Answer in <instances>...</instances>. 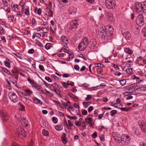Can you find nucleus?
<instances>
[{
  "label": "nucleus",
  "mask_w": 146,
  "mask_h": 146,
  "mask_svg": "<svg viewBox=\"0 0 146 146\" xmlns=\"http://www.w3.org/2000/svg\"><path fill=\"white\" fill-rule=\"evenodd\" d=\"M107 30L105 27H99L97 30L96 33L99 38L107 40L110 38V37L108 36V32L106 31Z\"/></svg>",
  "instance_id": "f257e3e1"
},
{
  "label": "nucleus",
  "mask_w": 146,
  "mask_h": 146,
  "mask_svg": "<svg viewBox=\"0 0 146 146\" xmlns=\"http://www.w3.org/2000/svg\"><path fill=\"white\" fill-rule=\"evenodd\" d=\"M15 133L16 135L21 138H23L27 135V133L24 130L19 127L17 126L16 127Z\"/></svg>",
  "instance_id": "f03ea898"
},
{
  "label": "nucleus",
  "mask_w": 146,
  "mask_h": 146,
  "mask_svg": "<svg viewBox=\"0 0 146 146\" xmlns=\"http://www.w3.org/2000/svg\"><path fill=\"white\" fill-rule=\"evenodd\" d=\"M112 136L114 139L118 142L119 143H120L121 142V140L122 139H127L128 135L126 134L122 135L121 137L119 135L117 134L116 133H113L112 134Z\"/></svg>",
  "instance_id": "7ed1b4c3"
},
{
  "label": "nucleus",
  "mask_w": 146,
  "mask_h": 146,
  "mask_svg": "<svg viewBox=\"0 0 146 146\" xmlns=\"http://www.w3.org/2000/svg\"><path fill=\"white\" fill-rule=\"evenodd\" d=\"M116 5L115 0H106L105 2V5L107 8L109 9H113Z\"/></svg>",
  "instance_id": "20e7f679"
},
{
  "label": "nucleus",
  "mask_w": 146,
  "mask_h": 146,
  "mask_svg": "<svg viewBox=\"0 0 146 146\" xmlns=\"http://www.w3.org/2000/svg\"><path fill=\"white\" fill-rule=\"evenodd\" d=\"M144 17L141 14H139L137 17L136 23L139 26H142L144 24Z\"/></svg>",
  "instance_id": "39448f33"
},
{
  "label": "nucleus",
  "mask_w": 146,
  "mask_h": 146,
  "mask_svg": "<svg viewBox=\"0 0 146 146\" xmlns=\"http://www.w3.org/2000/svg\"><path fill=\"white\" fill-rule=\"evenodd\" d=\"M8 95L10 100L14 103L17 102L19 100V98L16 94L13 92L9 93Z\"/></svg>",
  "instance_id": "423d86ee"
},
{
  "label": "nucleus",
  "mask_w": 146,
  "mask_h": 146,
  "mask_svg": "<svg viewBox=\"0 0 146 146\" xmlns=\"http://www.w3.org/2000/svg\"><path fill=\"white\" fill-rule=\"evenodd\" d=\"M142 6L141 3L139 2H136L134 5V10L137 13H141L142 11Z\"/></svg>",
  "instance_id": "0eeeda50"
},
{
  "label": "nucleus",
  "mask_w": 146,
  "mask_h": 146,
  "mask_svg": "<svg viewBox=\"0 0 146 146\" xmlns=\"http://www.w3.org/2000/svg\"><path fill=\"white\" fill-rule=\"evenodd\" d=\"M138 123L141 130L144 132H146V125L145 122L142 120L139 121Z\"/></svg>",
  "instance_id": "6e6552de"
},
{
  "label": "nucleus",
  "mask_w": 146,
  "mask_h": 146,
  "mask_svg": "<svg viewBox=\"0 0 146 146\" xmlns=\"http://www.w3.org/2000/svg\"><path fill=\"white\" fill-rule=\"evenodd\" d=\"M122 33L123 36L127 40H129L131 37V35L130 33L126 30L123 29L122 31Z\"/></svg>",
  "instance_id": "1a4fd4ad"
},
{
  "label": "nucleus",
  "mask_w": 146,
  "mask_h": 146,
  "mask_svg": "<svg viewBox=\"0 0 146 146\" xmlns=\"http://www.w3.org/2000/svg\"><path fill=\"white\" fill-rule=\"evenodd\" d=\"M97 44L96 40L95 38H92L90 40V43L89 46V48L91 50L94 49Z\"/></svg>",
  "instance_id": "9d476101"
},
{
  "label": "nucleus",
  "mask_w": 146,
  "mask_h": 146,
  "mask_svg": "<svg viewBox=\"0 0 146 146\" xmlns=\"http://www.w3.org/2000/svg\"><path fill=\"white\" fill-rule=\"evenodd\" d=\"M87 46L88 45H86V44L80 42L78 45V48L80 50L83 51L87 48Z\"/></svg>",
  "instance_id": "9b49d317"
},
{
  "label": "nucleus",
  "mask_w": 146,
  "mask_h": 146,
  "mask_svg": "<svg viewBox=\"0 0 146 146\" xmlns=\"http://www.w3.org/2000/svg\"><path fill=\"white\" fill-rule=\"evenodd\" d=\"M2 118L3 120L7 121L8 119V116L7 112L5 110L3 111L1 113Z\"/></svg>",
  "instance_id": "f8f14e48"
},
{
  "label": "nucleus",
  "mask_w": 146,
  "mask_h": 146,
  "mask_svg": "<svg viewBox=\"0 0 146 146\" xmlns=\"http://www.w3.org/2000/svg\"><path fill=\"white\" fill-rule=\"evenodd\" d=\"M128 137H127V139H122L121 143V144H122L123 145H128L129 142V140H130L129 137L128 135Z\"/></svg>",
  "instance_id": "ddd939ff"
},
{
  "label": "nucleus",
  "mask_w": 146,
  "mask_h": 146,
  "mask_svg": "<svg viewBox=\"0 0 146 146\" xmlns=\"http://www.w3.org/2000/svg\"><path fill=\"white\" fill-rule=\"evenodd\" d=\"M76 11V8L73 7H70L68 9V12L70 14L72 15L75 14Z\"/></svg>",
  "instance_id": "4468645a"
},
{
  "label": "nucleus",
  "mask_w": 146,
  "mask_h": 146,
  "mask_svg": "<svg viewBox=\"0 0 146 146\" xmlns=\"http://www.w3.org/2000/svg\"><path fill=\"white\" fill-rule=\"evenodd\" d=\"M20 121L21 125H22L23 126L25 127L28 126V121L26 120L25 118L22 117Z\"/></svg>",
  "instance_id": "2eb2a0df"
},
{
  "label": "nucleus",
  "mask_w": 146,
  "mask_h": 146,
  "mask_svg": "<svg viewBox=\"0 0 146 146\" xmlns=\"http://www.w3.org/2000/svg\"><path fill=\"white\" fill-rule=\"evenodd\" d=\"M70 25L72 28H75L78 26V24L77 21L73 20L71 21Z\"/></svg>",
  "instance_id": "dca6fc26"
},
{
  "label": "nucleus",
  "mask_w": 146,
  "mask_h": 146,
  "mask_svg": "<svg viewBox=\"0 0 146 146\" xmlns=\"http://www.w3.org/2000/svg\"><path fill=\"white\" fill-rule=\"evenodd\" d=\"M113 28L111 26H110L107 31L108 36H109L110 37L111 35L113 34Z\"/></svg>",
  "instance_id": "f3484780"
},
{
  "label": "nucleus",
  "mask_w": 146,
  "mask_h": 146,
  "mask_svg": "<svg viewBox=\"0 0 146 146\" xmlns=\"http://www.w3.org/2000/svg\"><path fill=\"white\" fill-rule=\"evenodd\" d=\"M81 42H82L83 44H85L86 45H88L89 44V41L88 38L86 37H83L82 39Z\"/></svg>",
  "instance_id": "a211bd4d"
},
{
  "label": "nucleus",
  "mask_w": 146,
  "mask_h": 146,
  "mask_svg": "<svg viewBox=\"0 0 146 146\" xmlns=\"http://www.w3.org/2000/svg\"><path fill=\"white\" fill-rule=\"evenodd\" d=\"M0 70L4 72L5 73H6L7 74L10 75L11 74V73L9 72V71L7 69L3 68L2 67H1L0 68Z\"/></svg>",
  "instance_id": "6ab92c4d"
},
{
  "label": "nucleus",
  "mask_w": 146,
  "mask_h": 146,
  "mask_svg": "<svg viewBox=\"0 0 146 146\" xmlns=\"http://www.w3.org/2000/svg\"><path fill=\"white\" fill-rule=\"evenodd\" d=\"M125 52L127 54H131L133 53V51L129 48L127 47L124 49Z\"/></svg>",
  "instance_id": "aec40b11"
},
{
  "label": "nucleus",
  "mask_w": 146,
  "mask_h": 146,
  "mask_svg": "<svg viewBox=\"0 0 146 146\" xmlns=\"http://www.w3.org/2000/svg\"><path fill=\"white\" fill-rule=\"evenodd\" d=\"M25 96H30L33 93V92L32 91H31L29 89H27L25 90Z\"/></svg>",
  "instance_id": "412c9836"
},
{
  "label": "nucleus",
  "mask_w": 146,
  "mask_h": 146,
  "mask_svg": "<svg viewBox=\"0 0 146 146\" xmlns=\"http://www.w3.org/2000/svg\"><path fill=\"white\" fill-rule=\"evenodd\" d=\"M34 102L35 104H39L40 105L42 104V102L40 100L38 99L37 98L35 97L34 99Z\"/></svg>",
  "instance_id": "4be33fe9"
},
{
  "label": "nucleus",
  "mask_w": 146,
  "mask_h": 146,
  "mask_svg": "<svg viewBox=\"0 0 146 146\" xmlns=\"http://www.w3.org/2000/svg\"><path fill=\"white\" fill-rule=\"evenodd\" d=\"M108 17L110 21H113V14L111 13H108Z\"/></svg>",
  "instance_id": "5701e85b"
},
{
  "label": "nucleus",
  "mask_w": 146,
  "mask_h": 146,
  "mask_svg": "<svg viewBox=\"0 0 146 146\" xmlns=\"http://www.w3.org/2000/svg\"><path fill=\"white\" fill-rule=\"evenodd\" d=\"M94 65L95 67H98V68H102L104 67V65L100 63H96Z\"/></svg>",
  "instance_id": "b1692460"
},
{
  "label": "nucleus",
  "mask_w": 146,
  "mask_h": 146,
  "mask_svg": "<svg viewBox=\"0 0 146 146\" xmlns=\"http://www.w3.org/2000/svg\"><path fill=\"white\" fill-rule=\"evenodd\" d=\"M51 90L52 91H54L60 97H61L62 96L60 94V91L58 90H57L55 88L53 89H51Z\"/></svg>",
  "instance_id": "393cba45"
},
{
  "label": "nucleus",
  "mask_w": 146,
  "mask_h": 146,
  "mask_svg": "<svg viewBox=\"0 0 146 146\" xmlns=\"http://www.w3.org/2000/svg\"><path fill=\"white\" fill-rule=\"evenodd\" d=\"M61 38L63 42H68V39L65 36H62L61 37Z\"/></svg>",
  "instance_id": "a878e982"
},
{
  "label": "nucleus",
  "mask_w": 146,
  "mask_h": 146,
  "mask_svg": "<svg viewBox=\"0 0 146 146\" xmlns=\"http://www.w3.org/2000/svg\"><path fill=\"white\" fill-rule=\"evenodd\" d=\"M12 73L13 75L15 76V78L16 79H18V73L17 72L15 71H13Z\"/></svg>",
  "instance_id": "bb28decb"
},
{
  "label": "nucleus",
  "mask_w": 146,
  "mask_h": 146,
  "mask_svg": "<svg viewBox=\"0 0 146 146\" xmlns=\"http://www.w3.org/2000/svg\"><path fill=\"white\" fill-rule=\"evenodd\" d=\"M32 86L33 88L37 89H38V88L40 86L38 85L36 82H35L32 85Z\"/></svg>",
  "instance_id": "cd10ccee"
},
{
  "label": "nucleus",
  "mask_w": 146,
  "mask_h": 146,
  "mask_svg": "<svg viewBox=\"0 0 146 146\" xmlns=\"http://www.w3.org/2000/svg\"><path fill=\"white\" fill-rule=\"evenodd\" d=\"M90 104V102H83V104L84 106V108H87Z\"/></svg>",
  "instance_id": "c85d7f7f"
},
{
  "label": "nucleus",
  "mask_w": 146,
  "mask_h": 146,
  "mask_svg": "<svg viewBox=\"0 0 146 146\" xmlns=\"http://www.w3.org/2000/svg\"><path fill=\"white\" fill-rule=\"evenodd\" d=\"M42 133L43 135L47 136L48 135L49 133L48 131L47 130H45V129H44L42 131Z\"/></svg>",
  "instance_id": "c756f323"
},
{
  "label": "nucleus",
  "mask_w": 146,
  "mask_h": 146,
  "mask_svg": "<svg viewBox=\"0 0 146 146\" xmlns=\"http://www.w3.org/2000/svg\"><path fill=\"white\" fill-rule=\"evenodd\" d=\"M132 69L130 68H128L125 70L126 72L128 74H131L132 72Z\"/></svg>",
  "instance_id": "7c9ffc66"
},
{
  "label": "nucleus",
  "mask_w": 146,
  "mask_h": 146,
  "mask_svg": "<svg viewBox=\"0 0 146 146\" xmlns=\"http://www.w3.org/2000/svg\"><path fill=\"white\" fill-rule=\"evenodd\" d=\"M61 140L62 143L64 144H66L67 143V139L66 137H61Z\"/></svg>",
  "instance_id": "2f4dec72"
},
{
  "label": "nucleus",
  "mask_w": 146,
  "mask_h": 146,
  "mask_svg": "<svg viewBox=\"0 0 146 146\" xmlns=\"http://www.w3.org/2000/svg\"><path fill=\"white\" fill-rule=\"evenodd\" d=\"M119 82L121 85L124 86L126 83V80L125 79L122 80H119Z\"/></svg>",
  "instance_id": "473e14b6"
},
{
  "label": "nucleus",
  "mask_w": 146,
  "mask_h": 146,
  "mask_svg": "<svg viewBox=\"0 0 146 146\" xmlns=\"http://www.w3.org/2000/svg\"><path fill=\"white\" fill-rule=\"evenodd\" d=\"M142 33L144 36H146V27L143 28L142 31Z\"/></svg>",
  "instance_id": "72a5a7b5"
},
{
  "label": "nucleus",
  "mask_w": 146,
  "mask_h": 146,
  "mask_svg": "<svg viewBox=\"0 0 146 146\" xmlns=\"http://www.w3.org/2000/svg\"><path fill=\"white\" fill-rule=\"evenodd\" d=\"M66 116L67 117L70 119L76 120L77 118V117L76 116H71L68 115H67Z\"/></svg>",
  "instance_id": "f704fd0d"
},
{
  "label": "nucleus",
  "mask_w": 146,
  "mask_h": 146,
  "mask_svg": "<svg viewBox=\"0 0 146 146\" xmlns=\"http://www.w3.org/2000/svg\"><path fill=\"white\" fill-rule=\"evenodd\" d=\"M4 64L5 66L7 67L8 68H10V63L7 61H4Z\"/></svg>",
  "instance_id": "c9c22d12"
},
{
  "label": "nucleus",
  "mask_w": 146,
  "mask_h": 146,
  "mask_svg": "<svg viewBox=\"0 0 146 146\" xmlns=\"http://www.w3.org/2000/svg\"><path fill=\"white\" fill-rule=\"evenodd\" d=\"M51 46V44L50 43H47L45 45V48L46 50H49Z\"/></svg>",
  "instance_id": "e433bc0d"
},
{
  "label": "nucleus",
  "mask_w": 146,
  "mask_h": 146,
  "mask_svg": "<svg viewBox=\"0 0 146 146\" xmlns=\"http://www.w3.org/2000/svg\"><path fill=\"white\" fill-rule=\"evenodd\" d=\"M51 77L54 78L56 81L57 82H58V81L59 78L56 76L54 75H51Z\"/></svg>",
  "instance_id": "4c0bfd02"
},
{
  "label": "nucleus",
  "mask_w": 146,
  "mask_h": 146,
  "mask_svg": "<svg viewBox=\"0 0 146 146\" xmlns=\"http://www.w3.org/2000/svg\"><path fill=\"white\" fill-rule=\"evenodd\" d=\"M57 131H60L62 129V127L60 125H57L55 127Z\"/></svg>",
  "instance_id": "58836bf2"
},
{
  "label": "nucleus",
  "mask_w": 146,
  "mask_h": 146,
  "mask_svg": "<svg viewBox=\"0 0 146 146\" xmlns=\"http://www.w3.org/2000/svg\"><path fill=\"white\" fill-rule=\"evenodd\" d=\"M13 54L16 56L18 58L20 59H22V58L21 56V55L19 53H13Z\"/></svg>",
  "instance_id": "ea45409f"
},
{
  "label": "nucleus",
  "mask_w": 146,
  "mask_h": 146,
  "mask_svg": "<svg viewBox=\"0 0 146 146\" xmlns=\"http://www.w3.org/2000/svg\"><path fill=\"white\" fill-rule=\"evenodd\" d=\"M110 112L111 115L112 116H113L115 114L117 113V111L116 110H114L111 111Z\"/></svg>",
  "instance_id": "a19ab883"
},
{
  "label": "nucleus",
  "mask_w": 146,
  "mask_h": 146,
  "mask_svg": "<svg viewBox=\"0 0 146 146\" xmlns=\"http://www.w3.org/2000/svg\"><path fill=\"white\" fill-rule=\"evenodd\" d=\"M142 11L141 12V13H146V6H145V4L143 5V6H142Z\"/></svg>",
  "instance_id": "79ce46f5"
},
{
  "label": "nucleus",
  "mask_w": 146,
  "mask_h": 146,
  "mask_svg": "<svg viewBox=\"0 0 146 146\" xmlns=\"http://www.w3.org/2000/svg\"><path fill=\"white\" fill-rule=\"evenodd\" d=\"M67 84L68 85H70L71 86H73L74 84V83L73 82L70 81H68Z\"/></svg>",
  "instance_id": "37998d69"
},
{
  "label": "nucleus",
  "mask_w": 146,
  "mask_h": 146,
  "mask_svg": "<svg viewBox=\"0 0 146 146\" xmlns=\"http://www.w3.org/2000/svg\"><path fill=\"white\" fill-rule=\"evenodd\" d=\"M0 32L1 34H4V31L1 25H0Z\"/></svg>",
  "instance_id": "c03bdc74"
},
{
  "label": "nucleus",
  "mask_w": 146,
  "mask_h": 146,
  "mask_svg": "<svg viewBox=\"0 0 146 146\" xmlns=\"http://www.w3.org/2000/svg\"><path fill=\"white\" fill-rule=\"evenodd\" d=\"M96 70L98 74H102L100 73L102 71V68H98L96 69Z\"/></svg>",
  "instance_id": "a18cd8bd"
},
{
  "label": "nucleus",
  "mask_w": 146,
  "mask_h": 146,
  "mask_svg": "<svg viewBox=\"0 0 146 146\" xmlns=\"http://www.w3.org/2000/svg\"><path fill=\"white\" fill-rule=\"evenodd\" d=\"M68 54L69 55V57L68 58L69 60H67L68 61H70V58L72 59L74 57V55L73 54H72V52L70 54L68 53Z\"/></svg>",
  "instance_id": "49530a36"
},
{
  "label": "nucleus",
  "mask_w": 146,
  "mask_h": 146,
  "mask_svg": "<svg viewBox=\"0 0 146 146\" xmlns=\"http://www.w3.org/2000/svg\"><path fill=\"white\" fill-rule=\"evenodd\" d=\"M27 79L28 81L32 84V85L35 83V82L33 80H31L29 78H28Z\"/></svg>",
  "instance_id": "de8ad7c7"
},
{
  "label": "nucleus",
  "mask_w": 146,
  "mask_h": 146,
  "mask_svg": "<svg viewBox=\"0 0 146 146\" xmlns=\"http://www.w3.org/2000/svg\"><path fill=\"white\" fill-rule=\"evenodd\" d=\"M52 120L53 122L54 123H56L57 122V121H58L56 117H53L52 118Z\"/></svg>",
  "instance_id": "09e8293b"
},
{
  "label": "nucleus",
  "mask_w": 146,
  "mask_h": 146,
  "mask_svg": "<svg viewBox=\"0 0 146 146\" xmlns=\"http://www.w3.org/2000/svg\"><path fill=\"white\" fill-rule=\"evenodd\" d=\"M113 67L116 70H119V69L117 64H113Z\"/></svg>",
  "instance_id": "8fccbe9b"
},
{
  "label": "nucleus",
  "mask_w": 146,
  "mask_h": 146,
  "mask_svg": "<svg viewBox=\"0 0 146 146\" xmlns=\"http://www.w3.org/2000/svg\"><path fill=\"white\" fill-rule=\"evenodd\" d=\"M79 57L80 58H82L84 60H86L87 59V57H85L82 54H80L79 56Z\"/></svg>",
  "instance_id": "3c124183"
},
{
  "label": "nucleus",
  "mask_w": 146,
  "mask_h": 146,
  "mask_svg": "<svg viewBox=\"0 0 146 146\" xmlns=\"http://www.w3.org/2000/svg\"><path fill=\"white\" fill-rule=\"evenodd\" d=\"M75 123L76 125L78 127H80L81 125V122L80 121H75Z\"/></svg>",
  "instance_id": "603ef678"
},
{
  "label": "nucleus",
  "mask_w": 146,
  "mask_h": 146,
  "mask_svg": "<svg viewBox=\"0 0 146 146\" xmlns=\"http://www.w3.org/2000/svg\"><path fill=\"white\" fill-rule=\"evenodd\" d=\"M39 69L41 71L44 72L45 71L44 67L43 65H39Z\"/></svg>",
  "instance_id": "864d4df0"
},
{
  "label": "nucleus",
  "mask_w": 146,
  "mask_h": 146,
  "mask_svg": "<svg viewBox=\"0 0 146 146\" xmlns=\"http://www.w3.org/2000/svg\"><path fill=\"white\" fill-rule=\"evenodd\" d=\"M92 98L91 95H88L87 96V97L86 98V100H90Z\"/></svg>",
  "instance_id": "5fc2aeb1"
},
{
  "label": "nucleus",
  "mask_w": 146,
  "mask_h": 146,
  "mask_svg": "<svg viewBox=\"0 0 146 146\" xmlns=\"http://www.w3.org/2000/svg\"><path fill=\"white\" fill-rule=\"evenodd\" d=\"M35 52L34 50L33 49H31L29 50L28 51V52L29 54H33Z\"/></svg>",
  "instance_id": "6e6d98bb"
},
{
  "label": "nucleus",
  "mask_w": 146,
  "mask_h": 146,
  "mask_svg": "<svg viewBox=\"0 0 146 146\" xmlns=\"http://www.w3.org/2000/svg\"><path fill=\"white\" fill-rule=\"evenodd\" d=\"M82 114L83 115H86L87 114V111L86 110H82Z\"/></svg>",
  "instance_id": "4d7b16f0"
},
{
  "label": "nucleus",
  "mask_w": 146,
  "mask_h": 146,
  "mask_svg": "<svg viewBox=\"0 0 146 146\" xmlns=\"http://www.w3.org/2000/svg\"><path fill=\"white\" fill-rule=\"evenodd\" d=\"M97 136V133L96 132H94L93 134L92 135V137L94 139H95L96 137Z\"/></svg>",
  "instance_id": "13d9d810"
},
{
  "label": "nucleus",
  "mask_w": 146,
  "mask_h": 146,
  "mask_svg": "<svg viewBox=\"0 0 146 146\" xmlns=\"http://www.w3.org/2000/svg\"><path fill=\"white\" fill-rule=\"evenodd\" d=\"M131 92H126L124 93V95L126 96H128L129 95L131 94Z\"/></svg>",
  "instance_id": "bf43d9fd"
},
{
  "label": "nucleus",
  "mask_w": 146,
  "mask_h": 146,
  "mask_svg": "<svg viewBox=\"0 0 146 146\" xmlns=\"http://www.w3.org/2000/svg\"><path fill=\"white\" fill-rule=\"evenodd\" d=\"M41 87L40 86L37 90L38 91L40 94H42V93H43V91L42 90L41 88Z\"/></svg>",
  "instance_id": "052dcab7"
},
{
  "label": "nucleus",
  "mask_w": 146,
  "mask_h": 146,
  "mask_svg": "<svg viewBox=\"0 0 146 146\" xmlns=\"http://www.w3.org/2000/svg\"><path fill=\"white\" fill-rule=\"evenodd\" d=\"M45 79L46 80H47L49 82H52V80L49 77H48V76L45 77Z\"/></svg>",
  "instance_id": "680f3d73"
},
{
  "label": "nucleus",
  "mask_w": 146,
  "mask_h": 146,
  "mask_svg": "<svg viewBox=\"0 0 146 146\" xmlns=\"http://www.w3.org/2000/svg\"><path fill=\"white\" fill-rule=\"evenodd\" d=\"M36 44L38 46L41 47L43 46V45L42 43L40 42L38 40L36 41Z\"/></svg>",
  "instance_id": "e2e57ef3"
},
{
  "label": "nucleus",
  "mask_w": 146,
  "mask_h": 146,
  "mask_svg": "<svg viewBox=\"0 0 146 146\" xmlns=\"http://www.w3.org/2000/svg\"><path fill=\"white\" fill-rule=\"evenodd\" d=\"M62 85L65 88H68L67 84H66V83L65 82H63L62 83Z\"/></svg>",
  "instance_id": "0e129e2a"
},
{
  "label": "nucleus",
  "mask_w": 146,
  "mask_h": 146,
  "mask_svg": "<svg viewBox=\"0 0 146 146\" xmlns=\"http://www.w3.org/2000/svg\"><path fill=\"white\" fill-rule=\"evenodd\" d=\"M120 109L122 111H128L129 110V109L127 107L121 108Z\"/></svg>",
  "instance_id": "69168bd1"
},
{
  "label": "nucleus",
  "mask_w": 146,
  "mask_h": 146,
  "mask_svg": "<svg viewBox=\"0 0 146 146\" xmlns=\"http://www.w3.org/2000/svg\"><path fill=\"white\" fill-rule=\"evenodd\" d=\"M93 109V107L92 106H90L89 108H88V112H91Z\"/></svg>",
  "instance_id": "338daca9"
},
{
  "label": "nucleus",
  "mask_w": 146,
  "mask_h": 146,
  "mask_svg": "<svg viewBox=\"0 0 146 146\" xmlns=\"http://www.w3.org/2000/svg\"><path fill=\"white\" fill-rule=\"evenodd\" d=\"M139 146H146V144L143 142H141L140 143Z\"/></svg>",
  "instance_id": "774afa93"
}]
</instances>
